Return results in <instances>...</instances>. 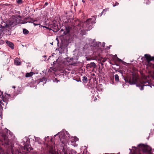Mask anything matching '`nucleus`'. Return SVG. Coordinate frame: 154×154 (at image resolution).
Segmentation results:
<instances>
[{"label":"nucleus","instance_id":"3","mask_svg":"<svg viewBox=\"0 0 154 154\" xmlns=\"http://www.w3.org/2000/svg\"><path fill=\"white\" fill-rule=\"evenodd\" d=\"M11 100V95L5 92L3 94V91L0 90V101H2L5 103L4 105L7 106L8 102Z\"/></svg>","mask_w":154,"mask_h":154},{"label":"nucleus","instance_id":"6","mask_svg":"<svg viewBox=\"0 0 154 154\" xmlns=\"http://www.w3.org/2000/svg\"><path fill=\"white\" fill-rule=\"evenodd\" d=\"M82 24L84 26L85 25L86 26L85 27V28H88L86 29L87 30H90L92 28V23L91 21V19L89 18L87 19L83 23H82Z\"/></svg>","mask_w":154,"mask_h":154},{"label":"nucleus","instance_id":"16","mask_svg":"<svg viewBox=\"0 0 154 154\" xmlns=\"http://www.w3.org/2000/svg\"><path fill=\"white\" fill-rule=\"evenodd\" d=\"M88 65L91 68L93 67L94 68H95L97 66L96 65L94 62H91L90 64H89Z\"/></svg>","mask_w":154,"mask_h":154},{"label":"nucleus","instance_id":"41","mask_svg":"<svg viewBox=\"0 0 154 154\" xmlns=\"http://www.w3.org/2000/svg\"><path fill=\"white\" fill-rule=\"evenodd\" d=\"M49 152L50 153H52V152L51 151H50Z\"/></svg>","mask_w":154,"mask_h":154},{"label":"nucleus","instance_id":"52","mask_svg":"<svg viewBox=\"0 0 154 154\" xmlns=\"http://www.w3.org/2000/svg\"><path fill=\"white\" fill-rule=\"evenodd\" d=\"M105 154H108V153H106Z\"/></svg>","mask_w":154,"mask_h":154},{"label":"nucleus","instance_id":"18","mask_svg":"<svg viewBox=\"0 0 154 154\" xmlns=\"http://www.w3.org/2000/svg\"><path fill=\"white\" fill-rule=\"evenodd\" d=\"M56 70V69L55 68L52 67H51L49 69L48 72H54Z\"/></svg>","mask_w":154,"mask_h":154},{"label":"nucleus","instance_id":"34","mask_svg":"<svg viewBox=\"0 0 154 154\" xmlns=\"http://www.w3.org/2000/svg\"><path fill=\"white\" fill-rule=\"evenodd\" d=\"M64 154H68V153L67 152L65 151V152H64ZM69 154H72V153L70 154V153H69Z\"/></svg>","mask_w":154,"mask_h":154},{"label":"nucleus","instance_id":"44","mask_svg":"<svg viewBox=\"0 0 154 154\" xmlns=\"http://www.w3.org/2000/svg\"><path fill=\"white\" fill-rule=\"evenodd\" d=\"M103 61V62H104L105 61L104 60H103V61Z\"/></svg>","mask_w":154,"mask_h":154},{"label":"nucleus","instance_id":"26","mask_svg":"<svg viewBox=\"0 0 154 154\" xmlns=\"http://www.w3.org/2000/svg\"><path fill=\"white\" fill-rule=\"evenodd\" d=\"M29 18H25L23 19V20L24 22H26V23H27V21L29 20Z\"/></svg>","mask_w":154,"mask_h":154},{"label":"nucleus","instance_id":"5","mask_svg":"<svg viewBox=\"0 0 154 154\" xmlns=\"http://www.w3.org/2000/svg\"><path fill=\"white\" fill-rule=\"evenodd\" d=\"M26 144L24 147L25 150L27 151L26 154H36V152L32 153V151L33 150V148L31 147V145L29 144L30 141V139L28 138L27 139Z\"/></svg>","mask_w":154,"mask_h":154},{"label":"nucleus","instance_id":"27","mask_svg":"<svg viewBox=\"0 0 154 154\" xmlns=\"http://www.w3.org/2000/svg\"><path fill=\"white\" fill-rule=\"evenodd\" d=\"M22 0H18L17 1V3L19 4H21L22 3Z\"/></svg>","mask_w":154,"mask_h":154},{"label":"nucleus","instance_id":"42","mask_svg":"<svg viewBox=\"0 0 154 154\" xmlns=\"http://www.w3.org/2000/svg\"><path fill=\"white\" fill-rule=\"evenodd\" d=\"M82 2H85V1H84V0H82Z\"/></svg>","mask_w":154,"mask_h":154},{"label":"nucleus","instance_id":"28","mask_svg":"<svg viewBox=\"0 0 154 154\" xmlns=\"http://www.w3.org/2000/svg\"><path fill=\"white\" fill-rule=\"evenodd\" d=\"M119 5V3L117 2H115V3L113 4V6L115 7L116 6L118 5Z\"/></svg>","mask_w":154,"mask_h":154},{"label":"nucleus","instance_id":"20","mask_svg":"<svg viewBox=\"0 0 154 154\" xmlns=\"http://www.w3.org/2000/svg\"><path fill=\"white\" fill-rule=\"evenodd\" d=\"M115 79L116 82H118L119 81V76L117 74L115 75Z\"/></svg>","mask_w":154,"mask_h":154},{"label":"nucleus","instance_id":"10","mask_svg":"<svg viewBox=\"0 0 154 154\" xmlns=\"http://www.w3.org/2000/svg\"><path fill=\"white\" fill-rule=\"evenodd\" d=\"M145 57L147 62L148 63L151 61L154 60V56L151 57L150 55L149 54H145Z\"/></svg>","mask_w":154,"mask_h":154},{"label":"nucleus","instance_id":"8","mask_svg":"<svg viewBox=\"0 0 154 154\" xmlns=\"http://www.w3.org/2000/svg\"><path fill=\"white\" fill-rule=\"evenodd\" d=\"M2 136L4 140L5 143L6 145H9L10 141L7 136V135L6 134H3Z\"/></svg>","mask_w":154,"mask_h":154},{"label":"nucleus","instance_id":"49","mask_svg":"<svg viewBox=\"0 0 154 154\" xmlns=\"http://www.w3.org/2000/svg\"><path fill=\"white\" fill-rule=\"evenodd\" d=\"M101 65H103V64L101 63Z\"/></svg>","mask_w":154,"mask_h":154},{"label":"nucleus","instance_id":"51","mask_svg":"<svg viewBox=\"0 0 154 154\" xmlns=\"http://www.w3.org/2000/svg\"><path fill=\"white\" fill-rule=\"evenodd\" d=\"M144 84L146 83V82H144Z\"/></svg>","mask_w":154,"mask_h":154},{"label":"nucleus","instance_id":"33","mask_svg":"<svg viewBox=\"0 0 154 154\" xmlns=\"http://www.w3.org/2000/svg\"><path fill=\"white\" fill-rule=\"evenodd\" d=\"M57 60H56V61H54L53 62V65H54V64H56V62H57Z\"/></svg>","mask_w":154,"mask_h":154},{"label":"nucleus","instance_id":"38","mask_svg":"<svg viewBox=\"0 0 154 154\" xmlns=\"http://www.w3.org/2000/svg\"><path fill=\"white\" fill-rule=\"evenodd\" d=\"M63 31V29H61L60 31L61 32H62V31Z\"/></svg>","mask_w":154,"mask_h":154},{"label":"nucleus","instance_id":"23","mask_svg":"<svg viewBox=\"0 0 154 154\" xmlns=\"http://www.w3.org/2000/svg\"><path fill=\"white\" fill-rule=\"evenodd\" d=\"M23 33L24 34L26 35L29 33V32L26 29H23Z\"/></svg>","mask_w":154,"mask_h":154},{"label":"nucleus","instance_id":"47","mask_svg":"<svg viewBox=\"0 0 154 154\" xmlns=\"http://www.w3.org/2000/svg\"><path fill=\"white\" fill-rule=\"evenodd\" d=\"M79 24H78V26H79Z\"/></svg>","mask_w":154,"mask_h":154},{"label":"nucleus","instance_id":"48","mask_svg":"<svg viewBox=\"0 0 154 154\" xmlns=\"http://www.w3.org/2000/svg\"><path fill=\"white\" fill-rule=\"evenodd\" d=\"M117 70H116V72H117Z\"/></svg>","mask_w":154,"mask_h":154},{"label":"nucleus","instance_id":"7","mask_svg":"<svg viewBox=\"0 0 154 154\" xmlns=\"http://www.w3.org/2000/svg\"><path fill=\"white\" fill-rule=\"evenodd\" d=\"M51 29L53 30L54 32H57L60 29L59 26L55 23H53L51 26Z\"/></svg>","mask_w":154,"mask_h":154},{"label":"nucleus","instance_id":"21","mask_svg":"<svg viewBox=\"0 0 154 154\" xmlns=\"http://www.w3.org/2000/svg\"><path fill=\"white\" fill-rule=\"evenodd\" d=\"M82 81L84 83H87L88 82V79L87 77L84 76L83 77Z\"/></svg>","mask_w":154,"mask_h":154},{"label":"nucleus","instance_id":"45","mask_svg":"<svg viewBox=\"0 0 154 154\" xmlns=\"http://www.w3.org/2000/svg\"><path fill=\"white\" fill-rule=\"evenodd\" d=\"M59 138H60V137H59ZM60 141H61V140L60 139Z\"/></svg>","mask_w":154,"mask_h":154},{"label":"nucleus","instance_id":"17","mask_svg":"<svg viewBox=\"0 0 154 154\" xmlns=\"http://www.w3.org/2000/svg\"><path fill=\"white\" fill-rule=\"evenodd\" d=\"M33 74V72H30L29 73H27L26 74V77H29L32 76Z\"/></svg>","mask_w":154,"mask_h":154},{"label":"nucleus","instance_id":"25","mask_svg":"<svg viewBox=\"0 0 154 154\" xmlns=\"http://www.w3.org/2000/svg\"><path fill=\"white\" fill-rule=\"evenodd\" d=\"M15 63H16V64L17 65H20L21 64V63L20 62L17 61V60H15Z\"/></svg>","mask_w":154,"mask_h":154},{"label":"nucleus","instance_id":"15","mask_svg":"<svg viewBox=\"0 0 154 154\" xmlns=\"http://www.w3.org/2000/svg\"><path fill=\"white\" fill-rule=\"evenodd\" d=\"M101 44V43L100 42H95L94 43L93 45L94 47L97 48L99 47L100 45Z\"/></svg>","mask_w":154,"mask_h":154},{"label":"nucleus","instance_id":"4","mask_svg":"<svg viewBox=\"0 0 154 154\" xmlns=\"http://www.w3.org/2000/svg\"><path fill=\"white\" fill-rule=\"evenodd\" d=\"M138 147L142 149L143 153L146 154H153L152 153V148L149 146L143 144H140L138 145Z\"/></svg>","mask_w":154,"mask_h":154},{"label":"nucleus","instance_id":"36","mask_svg":"<svg viewBox=\"0 0 154 154\" xmlns=\"http://www.w3.org/2000/svg\"><path fill=\"white\" fill-rule=\"evenodd\" d=\"M17 17H19V18H22L21 16H20V15H19L17 16Z\"/></svg>","mask_w":154,"mask_h":154},{"label":"nucleus","instance_id":"43","mask_svg":"<svg viewBox=\"0 0 154 154\" xmlns=\"http://www.w3.org/2000/svg\"><path fill=\"white\" fill-rule=\"evenodd\" d=\"M43 81V80H42V79H41V80H40V81H41V82H42V81Z\"/></svg>","mask_w":154,"mask_h":154},{"label":"nucleus","instance_id":"19","mask_svg":"<svg viewBox=\"0 0 154 154\" xmlns=\"http://www.w3.org/2000/svg\"><path fill=\"white\" fill-rule=\"evenodd\" d=\"M80 33L82 35H84L86 34V31L84 30V29H80Z\"/></svg>","mask_w":154,"mask_h":154},{"label":"nucleus","instance_id":"13","mask_svg":"<svg viewBox=\"0 0 154 154\" xmlns=\"http://www.w3.org/2000/svg\"><path fill=\"white\" fill-rule=\"evenodd\" d=\"M29 22L33 23L35 26L40 25L39 22L37 20L32 19V21Z\"/></svg>","mask_w":154,"mask_h":154},{"label":"nucleus","instance_id":"35","mask_svg":"<svg viewBox=\"0 0 154 154\" xmlns=\"http://www.w3.org/2000/svg\"><path fill=\"white\" fill-rule=\"evenodd\" d=\"M118 72H119L120 73H122V71L121 70H120L119 71H118Z\"/></svg>","mask_w":154,"mask_h":154},{"label":"nucleus","instance_id":"11","mask_svg":"<svg viewBox=\"0 0 154 154\" xmlns=\"http://www.w3.org/2000/svg\"><path fill=\"white\" fill-rule=\"evenodd\" d=\"M71 28L69 26H66L65 27V30L63 32V35H66L69 33L70 31V29Z\"/></svg>","mask_w":154,"mask_h":154},{"label":"nucleus","instance_id":"30","mask_svg":"<svg viewBox=\"0 0 154 154\" xmlns=\"http://www.w3.org/2000/svg\"><path fill=\"white\" fill-rule=\"evenodd\" d=\"M117 60L119 62H122L123 61L121 59H119L118 57H117Z\"/></svg>","mask_w":154,"mask_h":154},{"label":"nucleus","instance_id":"40","mask_svg":"<svg viewBox=\"0 0 154 154\" xmlns=\"http://www.w3.org/2000/svg\"><path fill=\"white\" fill-rule=\"evenodd\" d=\"M12 88H15V86H12Z\"/></svg>","mask_w":154,"mask_h":154},{"label":"nucleus","instance_id":"24","mask_svg":"<svg viewBox=\"0 0 154 154\" xmlns=\"http://www.w3.org/2000/svg\"><path fill=\"white\" fill-rule=\"evenodd\" d=\"M109 8H106L105 9H103V11L102 12V14H103V13H105H105L107 11H109Z\"/></svg>","mask_w":154,"mask_h":154},{"label":"nucleus","instance_id":"12","mask_svg":"<svg viewBox=\"0 0 154 154\" xmlns=\"http://www.w3.org/2000/svg\"><path fill=\"white\" fill-rule=\"evenodd\" d=\"M5 104L2 101H0V111H2L3 110V108H4L5 109L6 108V106L4 105Z\"/></svg>","mask_w":154,"mask_h":154},{"label":"nucleus","instance_id":"46","mask_svg":"<svg viewBox=\"0 0 154 154\" xmlns=\"http://www.w3.org/2000/svg\"><path fill=\"white\" fill-rule=\"evenodd\" d=\"M87 60H89V59H87Z\"/></svg>","mask_w":154,"mask_h":154},{"label":"nucleus","instance_id":"50","mask_svg":"<svg viewBox=\"0 0 154 154\" xmlns=\"http://www.w3.org/2000/svg\"><path fill=\"white\" fill-rule=\"evenodd\" d=\"M118 154H120V153H118Z\"/></svg>","mask_w":154,"mask_h":154},{"label":"nucleus","instance_id":"1","mask_svg":"<svg viewBox=\"0 0 154 154\" xmlns=\"http://www.w3.org/2000/svg\"><path fill=\"white\" fill-rule=\"evenodd\" d=\"M124 80L126 83H129L130 85L136 84V86L139 87L141 90L143 89L144 86H147V85H142V84H137L136 83L137 82V78L135 75L133 74L132 76H126L124 78Z\"/></svg>","mask_w":154,"mask_h":154},{"label":"nucleus","instance_id":"37","mask_svg":"<svg viewBox=\"0 0 154 154\" xmlns=\"http://www.w3.org/2000/svg\"><path fill=\"white\" fill-rule=\"evenodd\" d=\"M45 27V28H47V27L46 26H41V27Z\"/></svg>","mask_w":154,"mask_h":154},{"label":"nucleus","instance_id":"22","mask_svg":"<svg viewBox=\"0 0 154 154\" xmlns=\"http://www.w3.org/2000/svg\"><path fill=\"white\" fill-rule=\"evenodd\" d=\"M35 141L38 142V143H41V140L39 137H35Z\"/></svg>","mask_w":154,"mask_h":154},{"label":"nucleus","instance_id":"2","mask_svg":"<svg viewBox=\"0 0 154 154\" xmlns=\"http://www.w3.org/2000/svg\"><path fill=\"white\" fill-rule=\"evenodd\" d=\"M12 19L11 20H8V23L6 26L9 29H11L12 27L17 24H24L26 23L23 20L19 19L17 16L12 15L11 16Z\"/></svg>","mask_w":154,"mask_h":154},{"label":"nucleus","instance_id":"32","mask_svg":"<svg viewBox=\"0 0 154 154\" xmlns=\"http://www.w3.org/2000/svg\"><path fill=\"white\" fill-rule=\"evenodd\" d=\"M48 2H46L45 3V4L44 5V6L47 5H48Z\"/></svg>","mask_w":154,"mask_h":154},{"label":"nucleus","instance_id":"29","mask_svg":"<svg viewBox=\"0 0 154 154\" xmlns=\"http://www.w3.org/2000/svg\"><path fill=\"white\" fill-rule=\"evenodd\" d=\"M78 138L77 137H74L73 140H74L73 141L76 142L78 140Z\"/></svg>","mask_w":154,"mask_h":154},{"label":"nucleus","instance_id":"9","mask_svg":"<svg viewBox=\"0 0 154 154\" xmlns=\"http://www.w3.org/2000/svg\"><path fill=\"white\" fill-rule=\"evenodd\" d=\"M5 23V25H2L0 24V36L1 35L2 32L4 31V29L6 28V29H9L7 27L6 25L8 23V21L6 22V23Z\"/></svg>","mask_w":154,"mask_h":154},{"label":"nucleus","instance_id":"14","mask_svg":"<svg viewBox=\"0 0 154 154\" xmlns=\"http://www.w3.org/2000/svg\"><path fill=\"white\" fill-rule=\"evenodd\" d=\"M7 45L10 47L11 49H14V45L13 43L11 42L7 41L6 42Z\"/></svg>","mask_w":154,"mask_h":154},{"label":"nucleus","instance_id":"39","mask_svg":"<svg viewBox=\"0 0 154 154\" xmlns=\"http://www.w3.org/2000/svg\"><path fill=\"white\" fill-rule=\"evenodd\" d=\"M103 47H104V46H105V43H103Z\"/></svg>","mask_w":154,"mask_h":154},{"label":"nucleus","instance_id":"31","mask_svg":"<svg viewBox=\"0 0 154 154\" xmlns=\"http://www.w3.org/2000/svg\"><path fill=\"white\" fill-rule=\"evenodd\" d=\"M17 14H20V11H17V12H16Z\"/></svg>","mask_w":154,"mask_h":154}]
</instances>
